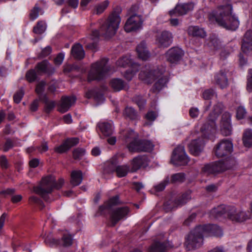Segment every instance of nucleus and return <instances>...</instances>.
Here are the masks:
<instances>
[{
  "label": "nucleus",
  "instance_id": "10",
  "mask_svg": "<svg viewBox=\"0 0 252 252\" xmlns=\"http://www.w3.org/2000/svg\"><path fill=\"white\" fill-rule=\"evenodd\" d=\"M191 199L190 193L189 192H187L182 195L173 202L168 201L164 203V208L166 211L168 212L172 209L177 208L179 206H182L185 204Z\"/></svg>",
  "mask_w": 252,
  "mask_h": 252
},
{
  "label": "nucleus",
  "instance_id": "62",
  "mask_svg": "<svg viewBox=\"0 0 252 252\" xmlns=\"http://www.w3.org/2000/svg\"><path fill=\"white\" fill-rule=\"evenodd\" d=\"M64 55L63 53H59L54 59V63L56 65H60L63 62Z\"/></svg>",
  "mask_w": 252,
  "mask_h": 252
},
{
  "label": "nucleus",
  "instance_id": "55",
  "mask_svg": "<svg viewBox=\"0 0 252 252\" xmlns=\"http://www.w3.org/2000/svg\"><path fill=\"white\" fill-rule=\"evenodd\" d=\"M24 94V91L23 88L17 91L13 96L14 101L16 103H19L21 101Z\"/></svg>",
  "mask_w": 252,
  "mask_h": 252
},
{
  "label": "nucleus",
  "instance_id": "8",
  "mask_svg": "<svg viewBox=\"0 0 252 252\" xmlns=\"http://www.w3.org/2000/svg\"><path fill=\"white\" fill-rule=\"evenodd\" d=\"M189 159L186 154L184 147L179 146L173 152L171 162L175 166H185L188 164Z\"/></svg>",
  "mask_w": 252,
  "mask_h": 252
},
{
  "label": "nucleus",
  "instance_id": "51",
  "mask_svg": "<svg viewBox=\"0 0 252 252\" xmlns=\"http://www.w3.org/2000/svg\"><path fill=\"white\" fill-rule=\"evenodd\" d=\"M132 100L138 105L140 109L144 107L146 102V99L139 95L134 96L133 97Z\"/></svg>",
  "mask_w": 252,
  "mask_h": 252
},
{
  "label": "nucleus",
  "instance_id": "35",
  "mask_svg": "<svg viewBox=\"0 0 252 252\" xmlns=\"http://www.w3.org/2000/svg\"><path fill=\"white\" fill-rule=\"evenodd\" d=\"M83 180L82 172L80 170H73L71 173L70 183L73 186L79 185Z\"/></svg>",
  "mask_w": 252,
  "mask_h": 252
},
{
  "label": "nucleus",
  "instance_id": "49",
  "mask_svg": "<svg viewBox=\"0 0 252 252\" xmlns=\"http://www.w3.org/2000/svg\"><path fill=\"white\" fill-rule=\"evenodd\" d=\"M109 4V1L105 0L95 6V10L97 14L102 13L108 7Z\"/></svg>",
  "mask_w": 252,
  "mask_h": 252
},
{
  "label": "nucleus",
  "instance_id": "42",
  "mask_svg": "<svg viewBox=\"0 0 252 252\" xmlns=\"http://www.w3.org/2000/svg\"><path fill=\"white\" fill-rule=\"evenodd\" d=\"M138 137V134L132 130H127L124 135V140L127 145L134 140H136Z\"/></svg>",
  "mask_w": 252,
  "mask_h": 252
},
{
  "label": "nucleus",
  "instance_id": "5",
  "mask_svg": "<svg viewBox=\"0 0 252 252\" xmlns=\"http://www.w3.org/2000/svg\"><path fill=\"white\" fill-rule=\"evenodd\" d=\"M108 60L102 58L92 64L91 69L88 74V81L102 79L110 70V67L107 65Z\"/></svg>",
  "mask_w": 252,
  "mask_h": 252
},
{
  "label": "nucleus",
  "instance_id": "31",
  "mask_svg": "<svg viewBox=\"0 0 252 252\" xmlns=\"http://www.w3.org/2000/svg\"><path fill=\"white\" fill-rule=\"evenodd\" d=\"M167 247L168 243L166 242L155 241L148 252H165Z\"/></svg>",
  "mask_w": 252,
  "mask_h": 252
},
{
  "label": "nucleus",
  "instance_id": "24",
  "mask_svg": "<svg viewBox=\"0 0 252 252\" xmlns=\"http://www.w3.org/2000/svg\"><path fill=\"white\" fill-rule=\"evenodd\" d=\"M148 159L146 156H138L132 160V171L135 172L141 167H146L148 165Z\"/></svg>",
  "mask_w": 252,
  "mask_h": 252
},
{
  "label": "nucleus",
  "instance_id": "7",
  "mask_svg": "<svg viewBox=\"0 0 252 252\" xmlns=\"http://www.w3.org/2000/svg\"><path fill=\"white\" fill-rule=\"evenodd\" d=\"M126 147L130 152H149L153 150L154 145L151 141L139 139L138 137L132 142L128 144Z\"/></svg>",
  "mask_w": 252,
  "mask_h": 252
},
{
  "label": "nucleus",
  "instance_id": "11",
  "mask_svg": "<svg viewBox=\"0 0 252 252\" xmlns=\"http://www.w3.org/2000/svg\"><path fill=\"white\" fill-rule=\"evenodd\" d=\"M142 21L140 16L134 14L126 21L124 29L126 32L136 31L141 27Z\"/></svg>",
  "mask_w": 252,
  "mask_h": 252
},
{
  "label": "nucleus",
  "instance_id": "26",
  "mask_svg": "<svg viewBox=\"0 0 252 252\" xmlns=\"http://www.w3.org/2000/svg\"><path fill=\"white\" fill-rule=\"evenodd\" d=\"M223 168V164L220 160L205 165L203 170L208 174H214L224 171Z\"/></svg>",
  "mask_w": 252,
  "mask_h": 252
},
{
  "label": "nucleus",
  "instance_id": "64",
  "mask_svg": "<svg viewBox=\"0 0 252 252\" xmlns=\"http://www.w3.org/2000/svg\"><path fill=\"white\" fill-rule=\"evenodd\" d=\"M157 117V115L155 112L154 111H149L146 115V118L149 120L153 121H154Z\"/></svg>",
  "mask_w": 252,
  "mask_h": 252
},
{
  "label": "nucleus",
  "instance_id": "21",
  "mask_svg": "<svg viewBox=\"0 0 252 252\" xmlns=\"http://www.w3.org/2000/svg\"><path fill=\"white\" fill-rule=\"evenodd\" d=\"M217 119L212 117V114H210L207 121L201 126V131L205 134H208L215 132L217 129L216 124Z\"/></svg>",
  "mask_w": 252,
  "mask_h": 252
},
{
  "label": "nucleus",
  "instance_id": "44",
  "mask_svg": "<svg viewBox=\"0 0 252 252\" xmlns=\"http://www.w3.org/2000/svg\"><path fill=\"white\" fill-rule=\"evenodd\" d=\"M223 164L224 171L232 168L236 163L235 158L233 157H228L224 160H221Z\"/></svg>",
  "mask_w": 252,
  "mask_h": 252
},
{
  "label": "nucleus",
  "instance_id": "18",
  "mask_svg": "<svg viewBox=\"0 0 252 252\" xmlns=\"http://www.w3.org/2000/svg\"><path fill=\"white\" fill-rule=\"evenodd\" d=\"M194 4L188 3L177 4L175 8L169 11V14L172 16L174 15H183L193 10Z\"/></svg>",
  "mask_w": 252,
  "mask_h": 252
},
{
  "label": "nucleus",
  "instance_id": "2",
  "mask_svg": "<svg viewBox=\"0 0 252 252\" xmlns=\"http://www.w3.org/2000/svg\"><path fill=\"white\" fill-rule=\"evenodd\" d=\"M232 6L231 4L219 6L217 9L209 14L210 20H215L223 28L229 30H236L239 25V21L232 15Z\"/></svg>",
  "mask_w": 252,
  "mask_h": 252
},
{
  "label": "nucleus",
  "instance_id": "1",
  "mask_svg": "<svg viewBox=\"0 0 252 252\" xmlns=\"http://www.w3.org/2000/svg\"><path fill=\"white\" fill-rule=\"evenodd\" d=\"M121 22V18L119 14L115 12H113L109 16L107 20L101 26L100 33L95 30L92 31L91 38L93 42L89 43L86 48L95 52L98 49L97 42L100 35L105 38H109L114 35L119 28Z\"/></svg>",
  "mask_w": 252,
  "mask_h": 252
},
{
  "label": "nucleus",
  "instance_id": "4",
  "mask_svg": "<svg viewBox=\"0 0 252 252\" xmlns=\"http://www.w3.org/2000/svg\"><path fill=\"white\" fill-rule=\"evenodd\" d=\"M64 184V180L60 179L57 183L53 176H48L42 178L40 185L34 187L33 191L36 194L40 195L46 201L49 199L48 194L51 193L54 188L60 189Z\"/></svg>",
  "mask_w": 252,
  "mask_h": 252
},
{
  "label": "nucleus",
  "instance_id": "12",
  "mask_svg": "<svg viewBox=\"0 0 252 252\" xmlns=\"http://www.w3.org/2000/svg\"><path fill=\"white\" fill-rule=\"evenodd\" d=\"M172 33L167 31H164L157 36L156 43L159 47L167 48L172 43Z\"/></svg>",
  "mask_w": 252,
  "mask_h": 252
},
{
  "label": "nucleus",
  "instance_id": "61",
  "mask_svg": "<svg viewBox=\"0 0 252 252\" xmlns=\"http://www.w3.org/2000/svg\"><path fill=\"white\" fill-rule=\"evenodd\" d=\"M247 80V90L251 92L252 91V69L249 70Z\"/></svg>",
  "mask_w": 252,
  "mask_h": 252
},
{
  "label": "nucleus",
  "instance_id": "52",
  "mask_svg": "<svg viewBox=\"0 0 252 252\" xmlns=\"http://www.w3.org/2000/svg\"><path fill=\"white\" fill-rule=\"evenodd\" d=\"M37 72L35 69H30L26 74V78L28 82H34L37 78Z\"/></svg>",
  "mask_w": 252,
  "mask_h": 252
},
{
  "label": "nucleus",
  "instance_id": "38",
  "mask_svg": "<svg viewBox=\"0 0 252 252\" xmlns=\"http://www.w3.org/2000/svg\"><path fill=\"white\" fill-rule=\"evenodd\" d=\"M117 65L126 67L133 65L132 60L129 55H126L120 58L116 62Z\"/></svg>",
  "mask_w": 252,
  "mask_h": 252
},
{
  "label": "nucleus",
  "instance_id": "53",
  "mask_svg": "<svg viewBox=\"0 0 252 252\" xmlns=\"http://www.w3.org/2000/svg\"><path fill=\"white\" fill-rule=\"evenodd\" d=\"M214 96H217L215 91L212 89H209L205 90L202 94V96L204 99L209 100Z\"/></svg>",
  "mask_w": 252,
  "mask_h": 252
},
{
  "label": "nucleus",
  "instance_id": "39",
  "mask_svg": "<svg viewBox=\"0 0 252 252\" xmlns=\"http://www.w3.org/2000/svg\"><path fill=\"white\" fill-rule=\"evenodd\" d=\"M242 140L245 147H252V129L248 128L245 130Z\"/></svg>",
  "mask_w": 252,
  "mask_h": 252
},
{
  "label": "nucleus",
  "instance_id": "30",
  "mask_svg": "<svg viewBox=\"0 0 252 252\" xmlns=\"http://www.w3.org/2000/svg\"><path fill=\"white\" fill-rule=\"evenodd\" d=\"M136 51L139 58L143 60H147L150 56V54L147 49L146 43L141 42L136 48Z\"/></svg>",
  "mask_w": 252,
  "mask_h": 252
},
{
  "label": "nucleus",
  "instance_id": "28",
  "mask_svg": "<svg viewBox=\"0 0 252 252\" xmlns=\"http://www.w3.org/2000/svg\"><path fill=\"white\" fill-rule=\"evenodd\" d=\"M230 208H225L223 205L218 206L212 209L210 212V217L215 219H219L222 216L225 217L226 215L228 217V212Z\"/></svg>",
  "mask_w": 252,
  "mask_h": 252
},
{
  "label": "nucleus",
  "instance_id": "40",
  "mask_svg": "<svg viewBox=\"0 0 252 252\" xmlns=\"http://www.w3.org/2000/svg\"><path fill=\"white\" fill-rule=\"evenodd\" d=\"M46 85V82L43 80L36 85L35 91L38 95L39 99H42L44 96H47L46 94H43Z\"/></svg>",
  "mask_w": 252,
  "mask_h": 252
},
{
  "label": "nucleus",
  "instance_id": "43",
  "mask_svg": "<svg viewBox=\"0 0 252 252\" xmlns=\"http://www.w3.org/2000/svg\"><path fill=\"white\" fill-rule=\"evenodd\" d=\"M129 170V167L126 165L117 166L114 171L117 174V176L119 178L126 176Z\"/></svg>",
  "mask_w": 252,
  "mask_h": 252
},
{
  "label": "nucleus",
  "instance_id": "34",
  "mask_svg": "<svg viewBox=\"0 0 252 252\" xmlns=\"http://www.w3.org/2000/svg\"><path fill=\"white\" fill-rule=\"evenodd\" d=\"M97 126L103 135L105 136H109L112 134L113 129L112 124L111 123H99L97 124Z\"/></svg>",
  "mask_w": 252,
  "mask_h": 252
},
{
  "label": "nucleus",
  "instance_id": "3",
  "mask_svg": "<svg viewBox=\"0 0 252 252\" xmlns=\"http://www.w3.org/2000/svg\"><path fill=\"white\" fill-rule=\"evenodd\" d=\"M165 71V68L163 66H160L149 71H141L139 77L147 84H151L155 80L158 79L151 89L152 92L157 94L166 86L169 81L167 76H162Z\"/></svg>",
  "mask_w": 252,
  "mask_h": 252
},
{
  "label": "nucleus",
  "instance_id": "15",
  "mask_svg": "<svg viewBox=\"0 0 252 252\" xmlns=\"http://www.w3.org/2000/svg\"><path fill=\"white\" fill-rule=\"evenodd\" d=\"M231 115L228 112L224 113L221 117V132L225 136L232 133V127L230 124Z\"/></svg>",
  "mask_w": 252,
  "mask_h": 252
},
{
  "label": "nucleus",
  "instance_id": "59",
  "mask_svg": "<svg viewBox=\"0 0 252 252\" xmlns=\"http://www.w3.org/2000/svg\"><path fill=\"white\" fill-rule=\"evenodd\" d=\"M52 51V48L50 46H47L44 48L41 52L39 54L38 57L40 59L45 58L48 56Z\"/></svg>",
  "mask_w": 252,
  "mask_h": 252
},
{
  "label": "nucleus",
  "instance_id": "23",
  "mask_svg": "<svg viewBox=\"0 0 252 252\" xmlns=\"http://www.w3.org/2000/svg\"><path fill=\"white\" fill-rule=\"evenodd\" d=\"M203 148V142L202 138H198L191 141L189 145V148L191 154L198 156Z\"/></svg>",
  "mask_w": 252,
  "mask_h": 252
},
{
  "label": "nucleus",
  "instance_id": "50",
  "mask_svg": "<svg viewBox=\"0 0 252 252\" xmlns=\"http://www.w3.org/2000/svg\"><path fill=\"white\" fill-rule=\"evenodd\" d=\"M44 242L51 247L58 246L60 244V240L55 239L51 236H47L45 239Z\"/></svg>",
  "mask_w": 252,
  "mask_h": 252
},
{
  "label": "nucleus",
  "instance_id": "57",
  "mask_svg": "<svg viewBox=\"0 0 252 252\" xmlns=\"http://www.w3.org/2000/svg\"><path fill=\"white\" fill-rule=\"evenodd\" d=\"M169 178H166L164 181L160 183L158 185L155 186V189L157 191H162L165 188L166 186L169 182Z\"/></svg>",
  "mask_w": 252,
  "mask_h": 252
},
{
  "label": "nucleus",
  "instance_id": "17",
  "mask_svg": "<svg viewBox=\"0 0 252 252\" xmlns=\"http://www.w3.org/2000/svg\"><path fill=\"white\" fill-rule=\"evenodd\" d=\"M184 54V51L181 48L173 47L167 52V60L171 63H177L182 59Z\"/></svg>",
  "mask_w": 252,
  "mask_h": 252
},
{
  "label": "nucleus",
  "instance_id": "37",
  "mask_svg": "<svg viewBox=\"0 0 252 252\" xmlns=\"http://www.w3.org/2000/svg\"><path fill=\"white\" fill-rule=\"evenodd\" d=\"M111 87L115 92L120 91L124 89L126 86L125 82L121 79L114 78L110 83Z\"/></svg>",
  "mask_w": 252,
  "mask_h": 252
},
{
  "label": "nucleus",
  "instance_id": "54",
  "mask_svg": "<svg viewBox=\"0 0 252 252\" xmlns=\"http://www.w3.org/2000/svg\"><path fill=\"white\" fill-rule=\"evenodd\" d=\"M85 151L82 148H77L73 151V157L75 159H80L85 154Z\"/></svg>",
  "mask_w": 252,
  "mask_h": 252
},
{
  "label": "nucleus",
  "instance_id": "29",
  "mask_svg": "<svg viewBox=\"0 0 252 252\" xmlns=\"http://www.w3.org/2000/svg\"><path fill=\"white\" fill-rule=\"evenodd\" d=\"M119 203V196L116 195L111 198L104 205L99 208V212L100 214H104L105 211L110 209L113 206L117 205Z\"/></svg>",
  "mask_w": 252,
  "mask_h": 252
},
{
  "label": "nucleus",
  "instance_id": "6",
  "mask_svg": "<svg viewBox=\"0 0 252 252\" xmlns=\"http://www.w3.org/2000/svg\"><path fill=\"white\" fill-rule=\"evenodd\" d=\"M203 228L200 226L195 227L189 234L185 242V245L188 251L199 248L203 244Z\"/></svg>",
  "mask_w": 252,
  "mask_h": 252
},
{
  "label": "nucleus",
  "instance_id": "25",
  "mask_svg": "<svg viewBox=\"0 0 252 252\" xmlns=\"http://www.w3.org/2000/svg\"><path fill=\"white\" fill-rule=\"evenodd\" d=\"M76 98L73 96H63L61 102L59 107V111L61 113H65L67 111L70 107L74 104Z\"/></svg>",
  "mask_w": 252,
  "mask_h": 252
},
{
  "label": "nucleus",
  "instance_id": "41",
  "mask_svg": "<svg viewBox=\"0 0 252 252\" xmlns=\"http://www.w3.org/2000/svg\"><path fill=\"white\" fill-rule=\"evenodd\" d=\"M39 100L45 104L44 111L46 113H49L55 107V102L49 101L47 96H44L42 99Z\"/></svg>",
  "mask_w": 252,
  "mask_h": 252
},
{
  "label": "nucleus",
  "instance_id": "33",
  "mask_svg": "<svg viewBox=\"0 0 252 252\" xmlns=\"http://www.w3.org/2000/svg\"><path fill=\"white\" fill-rule=\"evenodd\" d=\"M188 34L194 37L204 38L206 36V32L203 29L198 26H189L188 30Z\"/></svg>",
  "mask_w": 252,
  "mask_h": 252
},
{
  "label": "nucleus",
  "instance_id": "9",
  "mask_svg": "<svg viewBox=\"0 0 252 252\" xmlns=\"http://www.w3.org/2000/svg\"><path fill=\"white\" fill-rule=\"evenodd\" d=\"M233 144L231 141L223 139L214 148L215 155L218 158L227 156L232 151Z\"/></svg>",
  "mask_w": 252,
  "mask_h": 252
},
{
  "label": "nucleus",
  "instance_id": "63",
  "mask_svg": "<svg viewBox=\"0 0 252 252\" xmlns=\"http://www.w3.org/2000/svg\"><path fill=\"white\" fill-rule=\"evenodd\" d=\"M189 114L191 118H195L198 117L199 114V111L197 108L192 107L189 109Z\"/></svg>",
  "mask_w": 252,
  "mask_h": 252
},
{
  "label": "nucleus",
  "instance_id": "19",
  "mask_svg": "<svg viewBox=\"0 0 252 252\" xmlns=\"http://www.w3.org/2000/svg\"><path fill=\"white\" fill-rule=\"evenodd\" d=\"M214 82L221 89L225 88L228 86V79L225 70L221 69L215 74Z\"/></svg>",
  "mask_w": 252,
  "mask_h": 252
},
{
  "label": "nucleus",
  "instance_id": "20",
  "mask_svg": "<svg viewBox=\"0 0 252 252\" xmlns=\"http://www.w3.org/2000/svg\"><path fill=\"white\" fill-rule=\"evenodd\" d=\"M228 217L232 221L236 222H243L248 219L245 212L237 211L234 207H230L228 212Z\"/></svg>",
  "mask_w": 252,
  "mask_h": 252
},
{
  "label": "nucleus",
  "instance_id": "46",
  "mask_svg": "<svg viewBox=\"0 0 252 252\" xmlns=\"http://www.w3.org/2000/svg\"><path fill=\"white\" fill-rule=\"evenodd\" d=\"M46 29V23L43 21H39L36 25L34 27L33 32L36 34H42L44 32Z\"/></svg>",
  "mask_w": 252,
  "mask_h": 252
},
{
  "label": "nucleus",
  "instance_id": "22",
  "mask_svg": "<svg viewBox=\"0 0 252 252\" xmlns=\"http://www.w3.org/2000/svg\"><path fill=\"white\" fill-rule=\"evenodd\" d=\"M203 229V233L205 236H214L220 237L222 235L221 229L216 224H207L200 225Z\"/></svg>",
  "mask_w": 252,
  "mask_h": 252
},
{
  "label": "nucleus",
  "instance_id": "45",
  "mask_svg": "<svg viewBox=\"0 0 252 252\" xmlns=\"http://www.w3.org/2000/svg\"><path fill=\"white\" fill-rule=\"evenodd\" d=\"M223 109V105L221 102H217L213 107V111L210 114H212V117L217 119L219 115L222 112Z\"/></svg>",
  "mask_w": 252,
  "mask_h": 252
},
{
  "label": "nucleus",
  "instance_id": "60",
  "mask_svg": "<svg viewBox=\"0 0 252 252\" xmlns=\"http://www.w3.org/2000/svg\"><path fill=\"white\" fill-rule=\"evenodd\" d=\"M39 11V8L37 7L36 5H35V6L33 7V8L31 10L30 12V19L32 20H34V19L37 18L38 16Z\"/></svg>",
  "mask_w": 252,
  "mask_h": 252
},
{
  "label": "nucleus",
  "instance_id": "16",
  "mask_svg": "<svg viewBox=\"0 0 252 252\" xmlns=\"http://www.w3.org/2000/svg\"><path fill=\"white\" fill-rule=\"evenodd\" d=\"M35 69L39 75H42L43 74L51 75L55 71L54 68L47 60L37 63L35 67Z\"/></svg>",
  "mask_w": 252,
  "mask_h": 252
},
{
  "label": "nucleus",
  "instance_id": "27",
  "mask_svg": "<svg viewBox=\"0 0 252 252\" xmlns=\"http://www.w3.org/2000/svg\"><path fill=\"white\" fill-rule=\"evenodd\" d=\"M241 48L246 53L252 50V30H249L245 33Z\"/></svg>",
  "mask_w": 252,
  "mask_h": 252
},
{
  "label": "nucleus",
  "instance_id": "48",
  "mask_svg": "<svg viewBox=\"0 0 252 252\" xmlns=\"http://www.w3.org/2000/svg\"><path fill=\"white\" fill-rule=\"evenodd\" d=\"M185 180V174L183 173H178L173 174L171 177L170 182L172 183H181Z\"/></svg>",
  "mask_w": 252,
  "mask_h": 252
},
{
  "label": "nucleus",
  "instance_id": "13",
  "mask_svg": "<svg viewBox=\"0 0 252 252\" xmlns=\"http://www.w3.org/2000/svg\"><path fill=\"white\" fill-rule=\"evenodd\" d=\"M129 211L127 207L118 208L113 210L110 215L111 226H114L119 220L127 215Z\"/></svg>",
  "mask_w": 252,
  "mask_h": 252
},
{
  "label": "nucleus",
  "instance_id": "58",
  "mask_svg": "<svg viewBox=\"0 0 252 252\" xmlns=\"http://www.w3.org/2000/svg\"><path fill=\"white\" fill-rule=\"evenodd\" d=\"M210 46H213L215 49L219 48L220 46V41L215 36H212L210 37Z\"/></svg>",
  "mask_w": 252,
  "mask_h": 252
},
{
  "label": "nucleus",
  "instance_id": "14",
  "mask_svg": "<svg viewBox=\"0 0 252 252\" xmlns=\"http://www.w3.org/2000/svg\"><path fill=\"white\" fill-rule=\"evenodd\" d=\"M79 139L77 137L67 138L61 145L55 147L54 151L59 154L67 152L72 147L76 145L79 143Z\"/></svg>",
  "mask_w": 252,
  "mask_h": 252
},
{
  "label": "nucleus",
  "instance_id": "32",
  "mask_svg": "<svg viewBox=\"0 0 252 252\" xmlns=\"http://www.w3.org/2000/svg\"><path fill=\"white\" fill-rule=\"evenodd\" d=\"M71 54L73 58L77 60H81L85 56V52L82 46L80 44H76L72 46Z\"/></svg>",
  "mask_w": 252,
  "mask_h": 252
},
{
  "label": "nucleus",
  "instance_id": "47",
  "mask_svg": "<svg viewBox=\"0 0 252 252\" xmlns=\"http://www.w3.org/2000/svg\"><path fill=\"white\" fill-rule=\"evenodd\" d=\"M60 244L59 246H63V247H69L72 244V236L68 234H64L61 240H60Z\"/></svg>",
  "mask_w": 252,
  "mask_h": 252
},
{
  "label": "nucleus",
  "instance_id": "56",
  "mask_svg": "<svg viewBox=\"0 0 252 252\" xmlns=\"http://www.w3.org/2000/svg\"><path fill=\"white\" fill-rule=\"evenodd\" d=\"M247 112L244 107L239 106L237 109L236 117L238 119H242L246 116Z\"/></svg>",
  "mask_w": 252,
  "mask_h": 252
},
{
  "label": "nucleus",
  "instance_id": "36",
  "mask_svg": "<svg viewBox=\"0 0 252 252\" xmlns=\"http://www.w3.org/2000/svg\"><path fill=\"white\" fill-rule=\"evenodd\" d=\"M123 115L126 119L131 120H137L139 115L136 111L131 107H126L123 111Z\"/></svg>",
  "mask_w": 252,
  "mask_h": 252
}]
</instances>
